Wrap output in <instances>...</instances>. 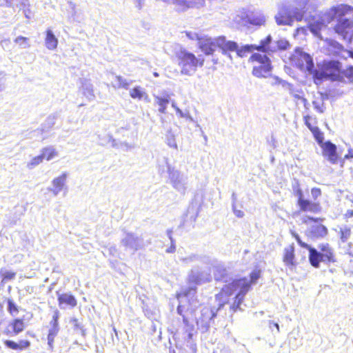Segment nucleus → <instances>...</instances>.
Returning a JSON list of instances; mask_svg holds the SVG:
<instances>
[{
	"label": "nucleus",
	"instance_id": "obj_2",
	"mask_svg": "<svg viewBox=\"0 0 353 353\" xmlns=\"http://www.w3.org/2000/svg\"><path fill=\"white\" fill-rule=\"evenodd\" d=\"M353 13V7L340 4L330 8L325 14L327 23L336 20L334 26L335 33L343 39L351 42L353 39V18H345Z\"/></svg>",
	"mask_w": 353,
	"mask_h": 353
},
{
	"label": "nucleus",
	"instance_id": "obj_11",
	"mask_svg": "<svg viewBox=\"0 0 353 353\" xmlns=\"http://www.w3.org/2000/svg\"><path fill=\"white\" fill-rule=\"evenodd\" d=\"M199 42V48L206 55L212 54L217 48L216 38L212 39L210 37H199L196 36Z\"/></svg>",
	"mask_w": 353,
	"mask_h": 353
},
{
	"label": "nucleus",
	"instance_id": "obj_16",
	"mask_svg": "<svg viewBox=\"0 0 353 353\" xmlns=\"http://www.w3.org/2000/svg\"><path fill=\"white\" fill-rule=\"evenodd\" d=\"M5 346L12 350L22 351L27 350L30 346V342L28 340H20L18 343L12 340L3 341Z\"/></svg>",
	"mask_w": 353,
	"mask_h": 353
},
{
	"label": "nucleus",
	"instance_id": "obj_40",
	"mask_svg": "<svg viewBox=\"0 0 353 353\" xmlns=\"http://www.w3.org/2000/svg\"><path fill=\"white\" fill-rule=\"evenodd\" d=\"M250 22L254 25L261 26L262 24H264L265 19L263 17H261L256 19L250 20Z\"/></svg>",
	"mask_w": 353,
	"mask_h": 353
},
{
	"label": "nucleus",
	"instance_id": "obj_30",
	"mask_svg": "<svg viewBox=\"0 0 353 353\" xmlns=\"http://www.w3.org/2000/svg\"><path fill=\"white\" fill-rule=\"evenodd\" d=\"M1 283H6L8 281L12 280L16 276V272H11V271H7L5 272H1Z\"/></svg>",
	"mask_w": 353,
	"mask_h": 353
},
{
	"label": "nucleus",
	"instance_id": "obj_34",
	"mask_svg": "<svg viewBox=\"0 0 353 353\" xmlns=\"http://www.w3.org/2000/svg\"><path fill=\"white\" fill-rule=\"evenodd\" d=\"M183 310H184V307L183 305H179L177 306V308H176L177 313L182 316L183 322L184 323V324H185L187 326H189L190 322H189L188 319L184 315Z\"/></svg>",
	"mask_w": 353,
	"mask_h": 353
},
{
	"label": "nucleus",
	"instance_id": "obj_33",
	"mask_svg": "<svg viewBox=\"0 0 353 353\" xmlns=\"http://www.w3.org/2000/svg\"><path fill=\"white\" fill-rule=\"evenodd\" d=\"M59 314L57 313L54 314V316H52V319L50 322L51 323V325H52V327L49 330H56V332H58L59 331Z\"/></svg>",
	"mask_w": 353,
	"mask_h": 353
},
{
	"label": "nucleus",
	"instance_id": "obj_36",
	"mask_svg": "<svg viewBox=\"0 0 353 353\" xmlns=\"http://www.w3.org/2000/svg\"><path fill=\"white\" fill-rule=\"evenodd\" d=\"M116 79L118 81V84H117L118 88H127L128 86L129 85V83L121 76H117Z\"/></svg>",
	"mask_w": 353,
	"mask_h": 353
},
{
	"label": "nucleus",
	"instance_id": "obj_3",
	"mask_svg": "<svg viewBox=\"0 0 353 353\" xmlns=\"http://www.w3.org/2000/svg\"><path fill=\"white\" fill-rule=\"evenodd\" d=\"M341 62L338 60H323L318 63L316 69H313L312 78L316 85L321 84L324 81H338Z\"/></svg>",
	"mask_w": 353,
	"mask_h": 353
},
{
	"label": "nucleus",
	"instance_id": "obj_42",
	"mask_svg": "<svg viewBox=\"0 0 353 353\" xmlns=\"http://www.w3.org/2000/svg\"><path fill=\"white\" fill-rule=\"evenodd\" d=\"M353 216V210H348L346 211V212L344 214L343 217L344 219L347 221L350 218Z\"/></svg>",
	"mask_w": 353,
	"mask_h": 353
},
{
	"label": "nucleus",
	"instance_id": "obj_45",
	"mask_svg": "<svg viewBox=\"0 0 353 353\" xmlns=\"http://www.w3.org/2000/svg\"><path fill=\"white\" fill-rule=\"evenodd\" d=\"M234 214L237 217H243L244 214L243 212L241 210H234Z\"/></svg>",
	"mask_w": 353,
	"mask_h": 353
},
{
	"label": "nucleus",
	"instance_id": "obj_28",
	"mask_svg": "<svg viewBox=\"0 0 353 353\" xmlns=\"http://www.w3.org/2000/svg\"><path fill=\"white\" fill-rule=\"evenodd\" d=\"M7 303H8V312L14 316L17 314H18L19 312V307L18 306L14 303V301L9 299L7 300Z\"/></svg>",
	"mask_w": 353,
	"mask_h": 353
},
{
	"label": "nucleus",
	"instance_id": "obj_20",
	"mask_svg": "<svg viewBox=\"0 0 353 353\" xmlns=\"http://www.w3.org/2000/svg\"><path fill=\"white\" fill-rule=\"evenodd\" d=\"M310 232L316 238H322L327 234V229L325 225L319 223L312 226Z\"/></svg>",
	"mask_w": 353,
	"mask_h": 353
},
{
	"label": "nucleus",
	"instance_id": "obj_18",
	"mask_svg": "<svg viewBox=\"0 0 353 353\" xmlns=\"http://www.w3.org/2000/svg\"><path fill=\"white\" fill-rule=\"evenodd\" d=\"M255 50L263 52H265L267 51V49L265 46V41H261V43L259 46L245 45L240 49L238 47L237 50H235L234 52H236L238 56L243 57L245 56V54L246 52H250Z\"/></svg>",
	"mask_w": 353,
	"mask_h": 353
},
{
	"label": "nucleus",
	"instance_id": "obj_38",
	"mask_svg": "<svg viewBox=\"0 0 353 353\" xmlns=\"http://www.w3.org/2000/svg\"><path fill=\"white\" fill-rule=\"evenodd\" d=\"M311 194L313 199L315 201L321 195V190L319 188H312L311 189Z\"/></svg>",
	"mask_w": 353,
	"mask_h": 353
},
{
	"label": "nucleus",
	"instance_id": "obj_14",
	"mask_svg": "<svg viewBox=\"0 0 353 353\" xmlns=\"http://www.w3.org/2000/svg\"><path fill=\"white\" fill-rule=\"evenodd\" d=\"M217 48L222 50L223 54H228L237 50L238 44L233 41H228L225 37H216Z\"/></svg>",
	"mask_w": 353,
	"mask_h": 353
},
{
	"label": "nucleus",
	"instance_id": "obj_4",
	"mask_svg": "<svg viewBox=\"0 0 353 353\" xmlns=\"http://www.w3.org/2000/svg\"><path fill=\"white\" fill-rule=\"evenodd\" d=\"M319 248L320 252L314 248H310L309 261L312 267L319 268L321 261L332 263L336 261L334 252L329 243H321Z\"/></svg>",
	"mask_w": 353,
	"mask_h": 353
},
{
	"label": "nucleus",
	"instance_id": "obj_37",
	"mask_svg": "<svg viewBox=\"0 0 353 353\" xmlns=\"http://www.w3.org/2000/svg\"><path fill=\"white\" fill-rule=\"evenodd\" d=\"M43 160H44L43 158L42 157L41 154H40L39 155L36 156L31 159V161L30 162V165L31 166L37 165L39 163H41Z\"/></svg>",
	"mask_w": 353,
	"mask_h": 353
},
{
	"label": "nucleus",
	"instance_id": "obj_9",
	"mask_svg": "<svg viewBox=\"0 0 353 353\" xmlns=\"http://www.w3.org/2000/svg\"><path fill=\"white\" fill-rule=\"evenodd\" d=\"M214 316L215 314L210 307H203L201 312V316L196 321L198 329L202 330V332L208 331L210 327V321Z\"/></svg>",
	"mask_w": 353,
	"mask_h": 353
},
{
	"label": "nucleus",
	"instance_id": "obj_43",
	"mask_svg": "<svg viewBox=\"0 0 353 353\" xmlns=\"http://www.w3.org/2000/svg\"><path fill=\"white\" fill-rule=\"evenodd\" d=\"M3 334L7 336H14L12 332V330H11L9 327H7L3 332Z\"/></svg>",
	"mask_w": 353,
	"mask_h": 353
},
{
	"label": "nucleus",
	"instance_id": "obj_13",
	"mask_svg": "<svg viewBox=\"0 0 353 353\" xmlns=\"http://www.w3.org/2000/svg\"><path fill=\"white\" fill-rule=\"evenodd\" d=\"M58 304L60 307H75L77 305V300L71 293H59L57 292Z\"/></svg>",
	"mask_w": 353,
	"mask_h": 353
},
{
	"label": "nucleus",
	"instance_id": "obj_24",
	"mask_svg": "<svg viewBox=\"0 0 353 353\" xmlns=\"http://www.w3.org/2000/svg\"><path fill=\"white\" fill-rule=\"evenodd\" d=\"M41 154L44 160L50 161L58 155V152L52 147H46L41 150Z\"/></svg>",
	"mask_w": 353,
	"mask_h": 353
},
{
	"label": "nucleus",
	"instance_id": "obj_21",
	"mask_svg": "<svg viewBox=\"0 0 353 353\" xmlns=\"http://www.w3.org/2000/svg\"><path fill=\"white\" fill-rule=\"evenodd\" d=\"M45 43L46 48L49 50H54L57 47L58 40L50 30L46 31Z\"/></svg>",
	"mask_w": 353,
	"mask_h": 353
},
{
	"label": "nucleus",
	"instance_id": "obj_52",
	"mask_svg": "<svg viewBox=\"0 0 353 353\" xmlns=\"http://www.w3.org/2000/svg\"><path fill=\"white\" fill-rule=\"evenodd\" d=\"M275 327H276L278 330H279V327L277 323H275Z\"/></svg>",
	"mask_w": 353,
	"mask_h": 353
},
{
	"label": "nucleus",
	"instance_id": "obj_22",
	"mask_svg": "<svg viewBox=\"0 0 353 353\" xmlns=\"http://www.w3.org/2000/svg\"><path fill=\"white\" fill-rule=\"evenodd\" d=\"M155 103L159 106V111L161 113H165L167 105L170 102V96L165 97L157 96L154 97Z\"/></svg>",
	"mask_w": 353,
	"mask_h": 353
},
{
	"label": "nucleus",
	"instance_id": "obj_39",
	"mask_svg": "<svg viewBox=\"0 0 353 353\" xmlns=\"http://www.w3.org/2000/svg\"><path fill=\"white\" fill-rule=\"evenodd\" d=\"M323 219L322 218H314V217H312V216H307L304 221L303 222L305 223H307L308 222H315V223H318V222H321L323 221Z\"/></svg>",
	"mask_w": 353,
	"mask_h": 353
},
{
	"label": "nucleus",
	"instance_id": "obj_49",
	"mask_svg": "<svg viewBox=\"0 0 353 353\" xmlns=\"http://www.w3.org/2000/svg\"><path fill=\"white\" fill-rule=\"evenodd\" d=\"M349 56L352 58H353V52L352 51H350L349 52Z\"/></svg>",
	"mask_w": 353,
	"mask_h": 353
},
{
	"label": "nucleus",
	"instance_id": "obj_7",
	"mask_svg": "<svg viewBox=\"0 0 353 353\" xmlns=\"http://www.w3.org/2000/svg\"><path fill=\"white\" fill-rule=\"evenodd\" d=\"M292 64L302 71L308 72L312 74L314 63L312 57L300 50H296L290 57Z\"/></svg>",
	"mask_w": 353,
	"mask_h": 353
},
{
	"label": "nucleus",
	"instance_id": "obj_8",
	"mask_svg": "<svg viewBox=\"0 0 353 353\" xmlns=\"http://www.w3.org/2000/svg\"><path fill=\"white\" fill-rule=\"evenodd\" d=\"M305 125L312 132L314 139L318 143H321L324 141V134L318 127V120L316 117L307 114L303 117Z\"/></svg>",
	"mask_w": 353,
	"mask_h": 353
},
{
	"label": "nucleus",
	"instance_id": "obj_17",
	"mask_svg": "<svg viewBox=\"0 0 353 353\" xmlns=\"http://www.w3.org/2000/svg\"><path fill=\"white\" fill-rule=\"evenodd\" d=\"M339 82L353 84V65H347L339 69Z\"/></svg>",
	"mask_w": 353,
	"mask_h": 353
},
{
	"label": "nucleus",
	"instance_id": "obj_48",
	"mask_svg": "<svg viewBox=\"0 0 353 353\" xmlns=\"http://www.w3.org/2000/svg\"><path fill=\"white\" fill-rule=\"evenodd\" d=\"M305 260V256L303 254L300 259V261H304Z\"/></svg>",
	"mask_w": 353,
	"mask_h": 353
},
{
	"label": "nucleus",
	"instance_id": "obj_12",
	"mask_svg": "<svg viewBox=\"0 0 353 353\" xmlns=\"http://www.w3.org/2000/svg\"><path fill=\"white\" fill-rule=\"evenodd\" d=\"M319 144L322 148L323 155L332 163H336L339 159L336 145L330 141L324 143L323 141Z\"/></svg>",
	"mask_w": 353,
	"mask_h": 353
},
{
	"label": "nucleus",
	"instance_id": "obj_25",
	"mask_svg": "<svg viewBox=\"0 0 353 353\" xmlns=\"http://www.w3.org/2000/svg\"><path fill=\"white\" fill-rule=\"evenodd\" d=\"M58 333L59 332H56V330H54L48 331V336H47L48 345V349L51 352H52L54 350V339L57 336Z\"/></svg>",
	"mask_w": 353,
	"mask_h": 353
},
{
	"label": "nucleus",
	"instance_id": "obj_35",
	"mask_svg": "<svg viewBox=\"0 0 353 353\" xmlns=\"http://www.w3.org/2000/svg\"><path fill=\"white\" fill-rule=\"evenodd\" d=\"M130 97L133 99H141L143 97V94L139 88H134L130 91Z\"/></svg>",
	"mask_w": 353,
	"mask_h": 353
},
{
	"label": "nucleus",
	"instance_id": "obj_50",
	"mask_svg": "<svg viewBox=\"0 0 353 353\" xmlns=\"http://www.w3.org/2000/svg\"><path fill=\"white\" fill-rule=\"evenodd\" d=\"M192 335H193V334H192V333H190H190L188 334V338H189L190 339H192Z\"/></svg>",
	"mask_w": 353,
	"mask_h": 353
},
{
	"label": "nucleus",
	"instance_id": "obj_47",
	"mask_svg": "<svg viewBox=\"0 0 353 353\" xmlns=\"http://www.w3.org/2000/svg\"><path fill=\"white\" fill-rule=\"evenodd\" d=\"M188 294V292H181V293L178 294L176 295V298H177V299H179L180 297H181V296H187Z\"/></svg>",
	"mask_w": 353,
	"mask_h": 353
},
{
	"label": "nucleus",
	"instance_id": "obj_51",
	"mask_svg": "<svg viewBox=\"0 0 353 353\" xmlns=\"http://www.w3.org/2000/svg\"><path fill=\"white\" fill-rule=\"evenodd\" d=\"M130 239L126 240L125 245H128Z\"/></svg>",
	"mask_w": 353,
	"mask_h": 353
},
{
	"label": "nucleus",
	"instance_id": "obj_26",
	"mask_svg": "<svg viewBox=\"0 0 353 353\" xmlns=\"http://www.w3.org/2000/svg\"><path fill=\"white\" fill-rule=\"evenodd\" d=\"M313 107L319 113H323L325 110V105L322 99H316L312 102Z\"/></svg>",
	"mask_w": 353,
	"mask_h": 353
},
{
	"label": "nucleus",
	"instance_id": "obj_6",
	"mask_svg": "<svg viewBox=\"0 0 353 353\" xmlns=\"http://www.w3.org/2000/svg\"><path fill=\"white\" fill-rule=\"evenodd\" d=\"M248 61L252 64H259L252 69V74L258 78L265 77L272 70L271 61L266 54L254 53L250 57Z\"/></svg>",
	"mask_w": 353,
	"mask_h": 353
},
{
	"label": "nucleus",
	"instance_id": "obj_44",
	"mask_svg": "<svg viewBox=\"0 0 353 353\" xmlns=\"http://www.w3.org/2000/svg\"><path fill=\"white\" fill-rule=\"evenodd\" d=\"M185 34L188 38H190L192 40L196 39V36H198L197 34H195L194 36L192 32H185Z\"/></svg>",
	"mask_w": 353,
	"mask_h": 353
},
{
	"label": "nucleus",
	"instance_id": "obj_19",
	"mask_svg": "<svg viewBox=\"0 0 353 353\" xmlns=\"http://www.w3.org/2000/svg\"><path fill=\"white\" fill-rule=\"evenodd\" d=\"M11 327L14 335H17L23 332L26 327L24 321L22 319H14L9 324Z\"/></svg>",
	"mask_w": 353,
	"mask_h": 353
},
{
	"label": "nucleus",
	"instance_id": "obj_32",
	"mask_svg": "<svg viewBox=\"0 0 353 353\" xmlns=\"http://www.w3.org/2000/svg\"><path fill=\"white\" fill-rule=\"evenodd\" d=\"M292 236H294V238L296 239L298 244L301 247L307 249L310 252V248H311L312 247L310 245H308L307 243L303 242L298 234H296L295 232H292Z\"/></svg>",
	"mask_w": 353,
	"mask_h": 353
},
{
	"label": "nucleus",
	"instance_id": "obj_1",
	"mask_svg": "<svg viewBox=\"0 0 353 353\" xmlns=\"http://www.w3.org/2000/svg\"><path fill=\"white\" fill-rule=\"evenodd\" d=\"M261 276V271L255 269L250 273V280H248L246 277H241L234 279L230 283L225 285L215 295L216 300L219 303V308L229 303V296L234 292H237L233 298L230 309L233 312L240 310L246 294L251 290L252 285L255 283Z\"/></svg>",
	"mask_w": 353,
	"mask_h": 353
},
{
	"label": "nucleus",
	"instance_id": "obj_29",
	"mask_svg": "<svg viewBox=\"0 0 353 353\" xmlns=\"http://www.w3.org/2000/svg\"><path fill=\"white\" fill-rule=\"evenodd\" d=\"M340 239L343 242L347 241L351 236V230L350 228H343L340 229Z\"/></svg>",
	"mask_w": 353,
	"mask_h": 353
},
{
	"label": "nucleus",
	"instance_id": "obj_41",
	"mask_svg": "<svg viewBox=\"0 0 353 353\" xmlns=\"http://www.w3.org/2000/svg\"><path fill=\"white\" fill-rule=\"evenodd\" d=\"M20 41H22L23 43L26 44V43H28V39L27 37H18L14 40L15 43H19Z\"/></svg>",
	"mask_w": 353,
	"mask_h": 353
},
{
	"label": "nucleus",
	"instance_id": "obj_15",
	"mask_svg": "<svg viewBox=\"0 0 353 353\" xmlns=\"http://www.w3.org/2000/svg\"><path fill=\"white\" fill-rule=\"evenodd\" d=\"M297 205L300 210L305 212L318 213L321 210V206L319 202H312L305 198Z\"/></svg>",
	"mask_w": 353,
	"mask_h": 353
},
{
	"label": "nucleus",
	"instance_id": "obj_5",
	"mask_svg": "<svg viewBox=\"0 0 353 353\" xmlns=\"http://www.w3.org/2000/svg\"><path fill=\"white\" fill-rule=\"evenodd\" d=\"M178 64L181 68V73L190 74L191 71H195L197 68L202 67L204 59L202 56L196 57L193 53L186 50H181L176 54Z\"/></svg>",
	"mask_w": 353,
	"mask_h": 353
},
{
	"label": "nucleus",
	"instance_id": "obj_46",
	"mask_svg": "<svg viewBox=\"0 0 353 353\" xmlns=\"http://www.w3.org/2000/svg\"><path fill=\"white\" fill-rule=\"evenodd\" d=\"M175 251V246L174 244H172V245L166 250L168 253H172Z\"/></svg>",
	"mask_w": 353,
	"mask_h": 353
},
{
	"label": "nucleus",
	"instance_id": "obj_23",
	"mask_svg": "<svg viewBox=\"0 0 353 353\" xmlns=\"http://www.w3.org/2000/svg\"><path fill=\"white\" fill-rule=\"evenodd\" d=\"M66 178H67V174L63 173L59 176L54 178L52 180V185L54 187V192H55L57 193V192H60L63 189L65 182V180H66Z\"/></svg>",
	"mask_w": 353,
	"mask_h": 353
},
{
	"label": "nucleus",
	"instance_id": "obj_27",
	"mask_svg": "<svg viewBox=\"0 0 353 353\" xmlns=\"http://www.w3.org/2000/svg\"><path fill=\"white\" fill-rule=\"evenodd\" d=\"M324 26V23L322 21H314L309 25V29L312 32L317 34L322 30Z\"/></svg>",
	"mask_w": 353,
	"mask_h": 353
},
{
	"label": "nucleus",
	"instance_id": "obj_31",
	"mask_svg": "<svg viewBox=\"0 0 353 353\" xmlns=\"http://www.w3.org/2000/svg\"><path fill=\"white\" fill-rule=\"evenodd\" d=\"M294 194L297 197V204L305 199L303 192L299 185L294 188Z\"/></svg>",
	"mask_w": 353,
	"mask_h": 353
},
{
	"label": "nucleus",
	"instance_id": "obj_10",
	"mask_svg": "<svg viewBox=\"0 0 353 353\" xmlns=\"http://www.w3.org/2000/svg\"><path fill=\"white\" fill-rule=\"evenodd\" d=\"M282 261L284 265L291 270L295 268L299 264V262L296 259L294 243L288 245L283 249Z\"/></svg>",
	"mask_w": 353,
	"mask_h": 353
}]
</instances>
